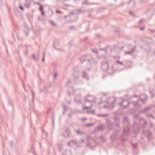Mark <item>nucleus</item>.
Listing matches in <instances>:
<instances>
[{"instance_id": "14", "label": "nucleus", "mask_w": 155, "mask_h": 155, "mask_svg": "<svg viewBox=\"0 0 155 155\" xmlns=\"http://www.w3.org/2000/svg\"><path fill=\"white\" fill-rule=\"evenodd\" d=\"M62 155H67L66 154H65V152H64L63 153Z\"/></svg>"}, {"instance_id": "3", "label": "nucleus", "mask_w": 155, "mask_h": 155, "mask_svg": "<svg viewBox=\"0 0 155 155\" xmlns=\"http://www.w3.org/2000/svg\"><path fill=\"white\" fill-rule=\"evenodd\" d=\"M58 150L59 151H61L62 149V146L61 144H58L57 145Z\"/></svg>"}, {"instance_id": "2", "label": "nucleus", "mask_w": 155, "mask_h": 155, "mask_svg": "<svg viewBox=\"0 0 155 155\" xmlns=\"http://www.w3.org/2000/svg\"><path fill=\"white\" fill-rule=\"evenodd\" d=\"M25 6L27 8H29L30 6V3L26 1L25 4Z\"/></svg>"}, {"instance_id": "6", "label": "nucleus", "mask_w": 155, "mask_h": 155, "mask_svg": "<svg viewBox=\"0 0 155 155\" xmlns=\"http://www.w3.org/2000/svg\"><path fill=\"white\" fill-rule=\"evenodd\" d=\"M58 74L57 73H55L54 74V79H55L58 76Z\"/></svg>"}, {"instance_id": "19", "label": "nucleus", "mask_w": 155, "mask_h": 155, "mask_svg": "<svg viewBox=\"0 0 155 155\" xmlns=\"http://www.w3.org/2000/svg\"><path fill=\"white\" fill-rule=\"evenodd\" d=\"M31 148H33V146H32V147H31Z\"/></svg>"}, {"instance_id": "18", "label": "nucleus", "mask_w": 155, "mask_h": 155, "mask_svg": "<svg viewBox=\"0 0 155 155\" xmlns=\"http://www.w3.org/2000/svg\"><path fill=\"white\" fill-rule=\"evenodd\" d=\"M49 114V111H48V112H47V114Z\"/></svg>"}, {"instance_id": "9", "label": "nucleus", "mask_w": 155, "mask_h": 155, "mask_svg": "<svg viewBox=\"0 0 155 155\" xmlns=\"http://www.w3.org/2000/svg\"><path fill=\"white\" fill-rule=\"evenodd\" d=\"M39 9H40V10L41 11H43V8H42V7L41 6H41H40V7Z\"/></svg>"}, {"instance_id": "13", "label": "nucleus", "mask_w": 155, "mask_h": 155, "mask_svg": "<svg viewBox=\"0 0 155 155\" xmlns=\"http://www.w3.org/2000/svg\"><path fill=\"white\" fill-rule=\"evenodd\" d=\"M36 3L37 4H38V5H40V6H41V4H40V3H38V2H37V3Z\"/></svg>"}, {"instance_id": "10", "label": "nucleus", "mask_w": 155, "mask_h": 155, "mask_svg": "<svg viewBox=\"0 0 155 155\" xmlns=\"http://www.w3.org/2000/svg\"><path fill=\"white\" fill-rule=\"evenodd\" d=\"M20 8L21 9V10H23L24 8L23 7H21V6H20Z\"/></svg>"}, {"instance_id": "5", "label": "nucleus", "mask_w": 155, "mask_h": 155, "mask_svg": "<svg viewBox=\"0 0 155 155\" xmlns=\"http://www.w3.org/2000/svg\"><path fill=\"white\" fill-rule=\"evenodd\" d=\"M63 109H64V111L63 112V114H64V112L65 111L67 110V107L65 106L64 105H63Z\"/></svg>"}, {"instance_id": "7", "label": "nucleus", "mask_w": 155, "mask_h": 155, "mask_svg": "<svg viewBox=\"0 0 155 155\" xmlns=\"http://www.w3.org/2000/svg\"><path fill=\"white\" fill-rule=\"evenodd\" d=\"M50 23L53 26H55V23L53 21H50Z\"/></svg>"}, {"instance_id": "16", "label": "nucleus", "mask_w": 155, "mask_h": 155, "mask_svg": "<svg viewBox=\"0 0 155 155\" xmlns=\"http://www.w3.org/2000/svg\"><path fill=\"white\" fill-rule=\"evenodd\" d=\"M56 41H54V44H55V43H56Z\"/></svg>"}, {"instance_id": "1", "label": "nucleus", "mask_w": 155, "mask_h": 155, "mask_svg": "<svg viewBox=\"0 0 155 155\" xmlns=\"http://www.w3.org/2000/svg\"><path fill=\"white\" fill-rule=\"evenodd\" d=\"M61 135L64 138H67L68 136V128L67 127L64 130Z\"/></svg>"}, {"instance_id": "11", "label": "nucleus", "mask_w": 155, "mask_h": 155, "mask_svg": "<svg viewBox=\"0 0 155 155\" xmlns=\"http://www.w3.org/2000/svg\"><path fill=\"white\" fill-rule=\"evenodd\" d=\"M41 14L42 15H44V12L43 11H41Z\"/></svg>"}, {"instance_id": "20", "label": "nucleus", "mask_w": 155, "mask_h": 155, "mask_svg": "<svg viewBox=\"0 0 155 155\" xmlns=\"http://www.w3.org/2000/svg\"><path fill=\"white\" fill-rule=\"evenodd\" d=\"M66 151H67V150H65V152H66Z\"/></svg>"}, {"instance_id": "8", "label": "nucleus", "mask_w": 155, "mask_h": 155, "mask_svg": "<svg viewBox=\"0 0 155 155\" xmlns=\"http://www.w3.org/2000/svg\"><path fill=\"white\" fill-rule=\"evenodd\" d=\"M45 58V53L44 52L43 54V58L42 59V61L43 62H44Z\"/></svg>"}, {"instance_id": "15", "label": "nucleus", "mask_w": 155, "mask_h": 155, "mask_svg": "<svg viewBox=\"0 0 155 155\" xmlns=\"http://www.w3.org/2000/svg\"><path fill=\"white\" fill-rule=\"evenodd\" d=\"M32 95H33V97L34 96V94L33 92L32 93Z\"/></svg>"}, {"instance_id": "4", "label": "nucleus", "mask_w": 155, "mask_h": 155, "mask_svg": "<svg viewBox=\"0 0 155 155\" xmlns=\"http://www.w3.org/2000/svg\"><path fill=\"white\" fill-rule=\"evenodd\" d=\"M32 57L34 59L35 61H36L38 60L39 57H38L37 58H36L35 55L34 54L32 55Z\"/></svg>"}, {"instance_id": "12", "label": "nucleus", "mask_w": 155, "mask_h": 155, "mask_svg": "<svg viewBox=\"0 0 155 155\" xmlns=\"http://www.w3.org/2000/svg\"><path fill=\"white\" fill-rule=\"evenodd\" d=\"M56 13H61V12L60 11H58V10H56Z\"/></svg>"}, {"instance_id": "17", "label": "nucleus", "mask_w": 155, "mask_h": 155, "mask_svg": "<svg viewBox=\"0 0 155 155\" xmlns=\"http://www.w3.org/2000/svg\"><path fill=\"white\" fill-rule=\"evenodd\" d=\"M53 125H54V120H53Z\"/></svg>"}]
</instances>
